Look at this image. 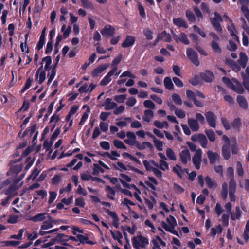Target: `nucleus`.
Listing matches in <instances>:
<instances>
[{
  "instance_id": "obj_1",
  "label": "nucleus",
  "mask_w": 249,
  "mask_h": 249,
  "mask_svg": "<svg viewBox=\"0 0 249 249\" xmlns=\"http://www.w3.org/2000/svg\"><path fill=\"white\" fill-rule=\"evenodd\" d=\"M132 243L136 249H141V247L145 248L148 244L149 242L147 238L140 235L134 237L132 239Z\"/></svg>"
},
{
  "instance_id": "obj_2",
  "label": "nucleus",
  "mask_w": 249,
  "mask_h": 249,
  "mask_svg": "<svg viewBox=\"0 0 249 249\" xmlns=\"http://www.w3.org/2000/svg\"><path fill=\"white\" fill-rule=\"evenodd\" d=\"M186 54L190 61L196 66L200 64L198 60V55L197 53L192 48H188L186 51Z\"/></svg>"
},
{
  "instance_id": "obj_3",
  "label": "nucleus",
  "mask_w": 249,
  "mask_h": 249,
  "mask_svg": "<svg viewBox=\"0 0 249 249\" xmlns=\"http://www.w3.org/2000/svg\"><path fill=\"white\" fill-rule=\"evenodd\" d=\"M202 151L201 149H197L192 158L193 163L196 169H199L201 162Z\"/></svg>"
},
{
  "instance_id": "obj_4",
  "label": "nucleus",
  "mask_w": 249,
  "mask_h": 249,
  "mask_svg": "<svg viewBox=\"0 0 249 249\" xmlns=\"http://www.w3.org/2000/svg\"><path fill=\"white\" fill-rule=\"evenodd\" d=\"M206 119L210 127L215 128L216 126V116L211 111L207 112L205 114Z\"/></svg>"
},
{
  "instance_id": "obj_5",
  "label": "nucleus",
  "mask_w": 249,
  "mask_h": 249,
  "mask_svg": "<svg viewBox=\"0 0 249 249\" xmlns=\"http://www.w3.org/2000/svg\"><path fill=\"white\" fill-rule=\"evenodd\" d=\"M172 33L173 34L174 39L176 42L180 41L186 45L189 44V41L184 33H181L179 36H178L173 31H172Z\"/></svg>"
},
{
  "instance_id": "obj_6",
  "label": "nucleus",
  "mask_w": 249,
  "mask_h": 249,
  "mask_svg": "<svg viewBox=\"0 0 249 249\" xmlns=\"http://www.w3.org/2000/svg\"><path fill=\"white\" fill-rule=\"evenodd\" d=\"M101 32L103 36L108 37L113 36L115 32V29L110 25H107Z\"/></svg>"
},
{
  "instance_id": "obj_7",
  "label": "nucleus",
  "mask_w": 249,
  "mask_h": 249,
  "mask_svg": "<svg viewBox=\"0 0 249 249\" xmlns=\"http://www.w3.org/2000/svg\"><path fill=\"white\" fill-rule=\"evenodd\" d=\"M179 157L181 162L184 164H187L188 160L191 159L190 152L187 149L182 150L180 153Z\"/></svg>"
},
{
  "instance_id": "obj_8",
  "label": "nucleus",
  "mask_w": 249,
  "mask_h": 249,
  "mask_svg": "<svg viewBox=\"0 0 249 249\" xmlns=\"http://www.w3.org/2000/svg\"><path fill=\"white\" fill-rule=\"evenodd\" d=\"M109 66V64H105L99 65L97 68L94 69L91 73L93 77L97 76L100 73H102L106 70Z\"/></svg>"
},
{
  "instance_id": "obj_9",
  "label": "nucleus",
  "mask_w": 249,
  "mask_h": 249,
  "mask_svg": "<svg viewBox=\"0 0 249 249\" xmlns=\"http://www.w3.org/2000/svg\"><path fill=\"white\" fill-rule=\"evenodd\" d=\"M200 76L202 79L207 82H211L214 78L213 73L210 71L201 73Z\"/></svg>"
},
{
  "instance_id": "obj_10",
  "label": "nucleus",
  "mask_w": 249,
  "mask_h": 249,
  "mask_svg": "<svg viewBox=\"0 0 249 249\" xmlns=\"http://www.w3.org/2000/svg\"><path fill=\"white\" fill-rule=\"evenodd\" d=\"M106 212L112 218H113V225L116 228H118L119 227V223L118 221L119 220V218L118 217L117 214L114 212L110 211L109 209H105Z\"/></svg>"
},
{
  "instance_id": "obj_11",
  "label": "nucleus",
  "mask_w": 249,
  "mask_h": 249,
  "mask_svg": "<svg viewBox=\"0 0 249 249\" xmlns=\"http://www.w3.org/2000/svg\"><path fill=\"white\" fill-rule=\"evenodd\" d=\"M188 125L193 131H197L199 129V125L197 120L189 118L188 120Z\"/></svg>"
},
{
  "instance_id": "obj_12",
  "label": "nucleus",
  "mask_w": 249,
  "mask_h": 249,
  "mask_svg": "<svg viewBox=\"0 0 249 249\" xmlns=\"http://www.w3.org/2000/svg\"><path fill=\"white\" fill-rule=\"evenodd\" d=\"M135 41V38L131 36H127L124 41L122 44L124 48H127L132 46Z\"/></svg>"
},
{
  "instance_id": "obj_13",
  "label": "nucleus",
  "mask_w": 249,
  "mask_h": 249,
  "mask_svg": "<svg viewBox=\"0 0 249 249\" xmlns=\"http://www.w3.org/2000/svg\"><path fill=\"white\" fill-rule=\"evenodd\" d=\"M248 61V57L247 55L241 52L239 54V58L238 60V62L241 67L245 68L247 65V63Z\"/></svg>"
},
{
  "instance_id": "obj_14",
  "label": "nucleus",
  "mask_w": 249,
  "mask_h": 249,
  "mask_svg": "<svg viewBox=\"0 0 249 249\" xmlns=\"http://www.w3.org/2000/svg\"><path fill=\"white\" fill-rule=\"evenodd\" d=\"M135 143L137 148L140 150H144L146 147H148L150 149H152L153 148L152 144L148 142H144L142 143H140L138 141H136Z\"/></svg>"
},
{
  "instance_id": "obj_15",
  "label": "nucleus",
  "mask_w": 249,
  "mask_h": 249,
  "mask_svg": "<svg viewBox=\"0 0 249 249\" xmlns=\"http://www.w3.org/2000/svg\"><path fill=\"white\" fill-rule=\"evenodd\" d=\"M237 102L239 106L244 109L248 108V102L246 98L241 95H238L237 97Z\"/></svg>"
},
{
  "instance_id": "obj_16",
  "label": "nucleus",
  "mask_w": 249,
  "mask_h": 249,
  "mask_svg": "<svg viewBox=\"0 0 249 249\" xmlns=\"http://www.w3.org/2000/svg\"><path fill=\"white\" fill-rule=\"evenodd\" d=\"M105 109L106 110H111L117 107V104L115 102H111L110 98H107L105 102Z\"/></svg>"
},
{
  "instance_id": "obj_17",
  "label": "nucleus",
  "mask_w": 249,
  "mask_h": 249,
  "mask_svg": "<svg viewBox=\"0 0 249 249\" xmlns=\"http://www.w3.org/2000/svg\"><path fill=\"white\" fill-rule=\"evenodd\" d=\"M208 158L211 164H213L215 162L216 160L219 158V156L216 153H214L212 151H208L207 152Z\"/></svg>"
},
{
  "instance_id": "obj_18",
  "label": "nucleus",
  "mask_w": 249,
  "mask_h": 249,
  "mask_svg": "<svg viewBox=\"0 0 249 249\" xmlns=\"http://www.w3.org/2000/svg\"><path fill=\"white\" fill-rule=\"evenodd\" d=\"M154 116V112L150 109L145 110L144 111V116L142 117L143 120L148 123L151 121V118Z\"/></svg>"
},
{
  "instance_id": "obj_19",
  "label": "nucleus",
  "mask_w": 249,
  "mask_h": 249,
  "mask_svg": "<svg viewBox=\"0 0 249 249\" xmlns=\"http://www.w3.org/2000/svg\"><path fill=\"white\" fill-rule=\"evenodd\" d=\"M210 20L214 28V29L217 31L221 32L222 29L220 24V21L217 20L216 18H210Z\"/></svg>"
},
{
  "instance_id": "obj_20",
  "label": "nucleus",
  "mask_w": 249,
  "mask_h": 249,
  "mask_svg": "<svg viewBox=\"0 0 249 249\" xmlns=\"http://www.w3.org/2000/svg\"><path fill=\"white\" fill-rule=\"evenodd\" d=\"M222 154L225 159L228 160L230 157V144H224L222 147Z\"/></svg>"
},
{
  "instance_id": "obj_21",
  "label": "nucleus",
  "mask_w": 249,
  "mask_h": 249,
  "mask_svg": "<svg viewBox=\"0 0 249 249\" xmlns=\"http://www.w3.org/2000/svg\"><path fill=\"white\" fill-rule=\"evenodd\" d=\"M173 23L178 27H182L185 28L188 27V25L183 19L180 18H178L173 19Z\"/></svg>"
},
{
  "instance_id": "obj_22",
  "label": "nucleus",
  "mask_w": 249,
  "mask_h": 249,
  "mask_svg": "<svg viewBox=\"0 0 249 249\" xmlns=\"http://www.w3.org/2000/svg\"><path fill=\"white\" fill-rule=\"evenodd\" d=\"M110 232L113 238L121 243V239L123 238V236L121 233L118 231H112L111 230Z\"/></svg>"
},
{
  "instance_id": "obj_23",
  "label": "nucleus",
  "mask_w": 249,
  "mask_h": 249,
  "mask_svg": "<svg viewBox=\"0 0 249 249\" xmlns=\"http://www.w3.org/2000/svg\"><path fill=\"white\" fill-rule=\"evenodd\" d=\"M164 84L167 89L169 90L174 89V85L170 77H166L164 78Z\"/></svg>"
},
{
  "instance_id": "obj_24",
  "label": "nucleus",
  "mask_w": 249,
  "mask_h": 249,
  "mask_svg": "<svg viewBox=\"0 0 249 249\" xmlns=\"http://www.w3.org/2000/svg\"><path fill=\"white\" fill-rule=\"evenodd\" d=\"M45 215L46 214L44 213H40L32 217L30 219L35 222L42 221L45 219Z\"/></svg>"
},
{
  "instance_id": "obj_25",
  "label": "nucleus",
  "mask_w": 249,
  "mask_h": 249,
  "mask_svg": "<svg viewBox=\"0 0 249 249\" xmlns=\"http://www.w3.org/2000/svg\"><path fill=\"white\" fill-rule=\"evenodd\" d=\"M243 78V85L246 90L249 92V78L244 72L241 73Z\"/></svg>"
},
{
  "instance_id": "obj_26",
  "label": "nucleus",
  "mask_w": 249,
  "mask_h": 249,
  "mask_svg": "<svg viewBox=\"0 0 249 249\" xmlns=\"http://www.w3.org/2000/svg\"><path fill=\"white\" fill-rule=\"evenodd\" d=\"M198 141L202 147H206L208 141L206 136L204 134H198Z\"/></svg>"
},
{
  "instance_id": "obj_27",
  "label": "nucleus",
  "mask_w": 249,
  "mask_h": 249,
  "mask_svg": "<svg viewBox=\"0 0 249 249\" xmlns=\"http://www.w3.org/2000/svg\"><path fill=\"white\" fill-rule=\"evenodd\" d=\"M63 236H64V234L59 233L55 238L52 239L49 242L51 245H53L56 243H61V240H67V239H62V237Z\"/></svg>"
},
{
  "instance_id": "obj_28",
  "label": "nucleus",
  "mask_w": 249,
  "mask_h": 249,
  "mask_svg": "<svg viewBox=\"0 0 249 249\" xmlns=\"http://www.w3.org/2000/svg\"><path fill=\"white\" fill-rule=\"evenodd\" d=\"M235 210V213H231V218L233 220L239 219L240 217H241L242 213V212L241 211L239 207H236Z\"/></svg>"
},
{
  "instance_id": "obj_29",
  "label": "nucleus",
  "mask_w": 249,
  "mask_h": 249,
  "mask_svg": "<svg viewBox=\"0 0 249 249\" xmlns=\"http://www.w3.org/2000/svg\"><path fill=\"white\" fill-rule=\"evenodd\" d=\"M205 180L209 188H212L216 187V183L213 181L210 177L207 176L205 177Z\"/></svg>"
},
{
  "instance_id": "obj_30",
  "label": "nucleus",
  "mask_w": 249,
  "mask_h": 249,
  "mask_svg": "<svg viewBox=\"0 0 249 249\" xmlns=\"http://www.w3.org/2000/svg\"><path fill=\"white\" fill-rule=\"evenodd\" d=\"M158 38L160 39H163L165 42H170L171 40V37L169 34H167L165 31L163 32L161 34L158 35Z\"/></svg>"
},
{
  "instance_id": "obj_31",
  "label": "nucleus",
  "mask_w": 249,
  "mask_h": 249,
  "mask_svg": "<svg viewBox=\"0 0 249 249\" xmlns=\"http://www.w3.org/2000/svg\"><path fill=\"white\" fill-rule=\"evenodd\" d=\"M205 133L211 142H214L215 140V135L214 132L211 129H206Z\"/></svg>"
},
{
  "instance_id": "obj_32",
  "label": "nucleus",
  "mask_w": 249,
  "mask_h": 249,
  "mask_svg": "<svg viewBox=\"0 0 249 249\" xmlns=\"http://www.w3.org/2000/svg\"><path fill=\"white\" fill-rule=\"evenodd\" d=\"M211 47L212 49L215 52L218 53H221V49L219 46L217 41L213 40L211 42Z\"/></svg>"
},
{
  "instance_id": "obj_33",
  "label": "nucleus",
  "mask_w": 249,
  "mask_h": 249,
  "mask_svg": "<svg viewBox=\"0 0 249 249\" xmlns=\"http://www.w3.org/2000/svg\"><path fill=\"white\" fill-rule=\"evenodd\" d=\"M216 229L215 228H213L211 229V234L212 236L214 237L217 233H221L222 232V227L220 225H218L216 227Z\"/></svg>"
},
{
  "instance_id": "obj_34",
  "label": "nucleus",
  "mask_w": 249,
  "mask_h": 249,
  "mask_svg": "<svg viewBox=\"0 0 249 249\" xmlns=\"http://www.w3.org/2000/svg\"><path fill=\"white\" fill-rule=\"evenodd\" d=\"M106 191L108 192L107 197L112 200H114V196L115 194V191L108 185L106 186Z\"/></svg>"
},
{
  "instance_id": "obj_35",
  "label": "nucleus",
  "mask_w": 249,
  "mask_h": 249,
  "mask_svg": "<svg viewBox=\"0 0 249 249\" xmlns=\"http://www.w3.org/2000/svg\"><path fill=\"white\" fill-rule=\"evenodd\" d=\"M166 221L172 229H174L177 225L175 218L171 215L167 218Z\"/></svg>"
},
{
  "instance_id": "obj_36",
  "label": "nucleus",
  "mask_w": 249,
  "mask_h": 249,
  "mask_svg": "<svg viewBox=\"0 0 249 249\" xmlns=\"http://www.w3.org/2000/svg\"><path fill=\"white\" fill-rule=\"evenodd\" d=\"M166 155L171 160H177L175 152L173 151V150L168 148L166 150Z\"/></svg>"
},
{
  "instance_id": "obj_37",
  "label": "nucleus",
  "mask_w": 249,
  "mask_h": 249,
  "mask_svg": "<svg viewBox=\"0 0 249 249\" xmlns=\"http://www.w3.org/2000/svg\"><path fill=\"white\" fill-rule=\"evenodd\" d=\"M235 82L236 84L235 92L239 94H243L245 92V89L242 85L238 80H235Z\"/></svg>"
},
{
  "instance_id": "obj_38",
  "label": "nucleus",
  "mask_w": 249,
  "mask_h": 249,
  "mask_svg": "<svg viewBox=\"0 0 249 249\" xmlns=\"http://www.w3.org/2000/svg\"><path fill=\"white\" fill-rule=\"evenodd\" d=\"M186 16L188 20L192 22H194L196 20V18L193 12L189 10H187L186 11Z\"/></svg>"
},
{
  "instance_id": "obj_39",
  "label": "nucleus",
  "mask_w": 249,
  "mask_h": 249,
  "mask_svg": "<svg viewBox=\"0 0 249 249\" xmlns=\"http://www.w3.org/2000/svg\"><path fill=\"white\" fill-rule=\"evenodd\" d=\"M45 62L46 64L45 65V70H48L50 69V65L52 63V58L51 56H46L43 58L42 62Z\"/></svg>"
},
{
  "instance_id": "obj_40",
  "label": "nucleus",
  "mask_w": 249,
  "mask_h": 249,
  "mask_svg": "<svg viewBox=\"0 0 249 249\" xmlns=\"http://www.w3.org/2000/svg\"><path fill=\"white\" fill-rule=\"evenodd\" d=\"M172 98L175 103L180 106L182 105V101L179 95L177 94L174 93L172 95Z\"/></svg>"
},
{
  "instance_id": "obj_41",
  "label": "nucleus",
  "mask_w": 249,
  "mask_h": 249,
  "mask_svg": "<svg viewBox=\"0 0 249 249\" xmlns=\"http://www.w3.org/2000/svg\"><path fill=\"white\" fill-rule=\"evenodd\" d=\"M228 190L227 184L226 183H223L222 186L221 196L223 199H226L227 197Z\"/></svg>"
},
{
  "instance_id": "obj_42",
  "label": "nucleus",
  "mask_w": 249,
  "mask_h": 249,
  "mask_svg": "<svg viewBox=\"0 0 249 249\" xmlns=\"http://www.w3.org/2000/svg\"><path fill=\"white\" fill-rule=\"evenodd\" d=\"M113 143L114 146L117 148L126 149V147L123 143V142L118 140H114L113 141Z\"/></svg>"
},
{
  "instance_id": "obj_43",
  "label": "nucleus",
  "mask_w": 249,
  "mask_h": 249,
  "mask_svg": "<svg viewBox=\"0 0 249 249\" xmlns=\"http://www.w3.org/2000/svg\"><path fill=\"white\" fill-rule=\"evenodd\" d=\"M153 142L155 146L158 150L162 151L163 150L162 146L163 145V142L162 141H160L156 138V139L153 140Z\"/></svg>"
},
{
  "instance_id": "obj_44",
  "label": "nucleus",
  "mask_w": 249,
  "mask_h": 249,
  "mask_svg": "<svg viewBox=\"0 0 249 249\" xmlns=\"http://www.w3.org/2000/svg\"><path fill=\"white\" fill-rule=\"evenodd\" d=\"M144 106L148 108L154 109L155 107V105L154 103L150 100H146L143 102Z\"/></svg>"
},
{
  "instance_id": "obj_45",
  "label": "nucleus",
  "mask_w": 249,
  "mask_h": 249,
  "mask_svg": "<svg viewBox=\"0 0 249 249\" xmlns=\"http://www.w3.org/2000/svg\"><path fill=\"white\" fill-rule=\"evenodd\" d=\"M80 1L81 2L82 6L84 8L91 9L93 8L91 3L88 0H80Z\"/></svg>"
},
{
  "instance_id": "obj_46",
  "label": "nucleus",
  "mask_w": 249,
  "mask_h": 249,
  "mask_svg": "<svg viewBox=\"0 0 249 249\" xmlns=\"http://www.w3.org/2000/svg\"><path fill=\"white\" fill-rule=\"evenodd\" d=\"M22 166L21 164L12 166L11 167V170L12 172L16 173L17 174L19 173L22 170Z\"/></svg>"
},
{
  "instance_id": "obj_47",
  "label": "nucleus",
  "mask_w": 249,
  "mask_h": 249,
  "mask_svg": "<svg viewBox=\"0 0 249 249\" xmlns=\"http://www.w3.org/2000/svg\"><path fill=\"white\" fill-rule=\"evenodd\" d=\"M16 184L14 183V184L10 185L8 189L4 191V193L6 195L10 196V195L16 190Z\"/></svg>"
},
{
  "instance_id": "obj_48",
  "label": "nucleus",
  "mask_w": 249,
  "mask_h": 249,
  "mask_svg": "<svg viewBox=\"0 0 249 249\" xmlns=\"http://www.w3.org/2000/svg\"><path fill=\"white\" fill-rule=\"evenodd\" d=\"M227 48L231 51H234L237 49V46L236 44L232 40H230L229 44L227 45Z\"/></svg>"
},
{
  "instance_id": "obj_49",
  "label": "nucleus",
  "mask_w": 249,
  "mask_h": 249,
  "mask_svg": "<svg viewBox=\"0 0 249 249\" xmlns=\"http://www.w3.org/2000/svg\"><path fill=\"white\" fill-rule=\"evenodd\" d=\"M175 113L178 117L180 118H184L185 117V112L181 109H176Z\"/></svg>"
},
{
  "instance_id": "obj_50",
  "label": "nucleus",
  "mask_w": 249,
  "mask_h": 249,
  "mask_svg": "<svg viewBox=\"0 0 249 249\" xmlns=\"http://www.w3.org/2000/svg\"><path fill=\"white\" fill-rule=\"evenodd\" d=\"M53 227V224L51 223L49 219L47 221L44 222L43 224L41 226V230H47Z\"/></svg>"
},
{
  "instance_id": "obj_51",
  "label": "nucleus",
  "mask_w": 249,
  "mask_h": 249,
  "mask_svg": "<svg viewBox=\"0 0 249 249\" xmlns=\"http://www.w3.org/2000/svg\"><path fill=\"white\" fill-rule=\"evenodd\" d=\"M39 172L40 170H39L37 168H35L31 175L28 177V179L35 180L38 175Z\"/></svg>"
},
{
  "instance_id": "obj_52",
  "label": "nucleus",
  "mask_w": 249,
  "mask_h": 249,
  "mask_svg": "<svg viewBox=\"0 0 249 249\" xmlns=\"http://www.w3.org/2000/svg\"><path fill=\"white\" fill-rule=\"evenodd\" d=\"M126 95H116L114 97V100L118 103H123L126 99Z\"/></svg>"
},
{
  "instance_id": "obj_53",
  "label": "nucleus",
  "mask_w": 249,
  "mask_h": 249,
  "mask_svg": "<svg viewBox=\"0 0 249 249\" xmlns=\"http://www.w3.org/2000/svg\"><path fill=\"white\" fill-rule=\"evenodd\" d=\"M236 183L233 178H231L229 183L230 191H236Z\"/></svg>"
},
{
  "instance_id": "obj_54",
  "label": "nucleus",
  "mask_w": 249,
  "mask_h": 249,
  "mask_svg": "<svg viewBox=\"0 0 249 249\" xmlns=\"http://www.w3.org/2000/svg\"><path fill=\"white\" fill-rule=\"evenodd\" d=\"M111 80V76L107 74L104 78L100 82V85L101 86H105L107 85Z\"/></svg>"
},
{
  "instance_id": "obj_55",
  "label": "nucleus",
  "mask_w": 249,
  "mask_h": 249,
  "mask_svg": "<svg viewBox=\"0 0 249 249\" xmlns=\"http://www.w3.org/2000/svg\"><path fill=\"white\" fill-rule=\"evenodd\" d=\"M143 34L147 39L151 40L153 38L152 32L148 29H144Z\"/></svg>"
},
{
  "instance_id": "obj_56",
  "label": "nucleus",
  "mask_w": 249,
  "mask_h": 249,
  "mask_svg": "<svg viewBox=\"0 0 249 249\" xmlns=\"http://www.w3.org/2000/svg\"><path fill=\"white\" fill-rule=\"evenodd\" d=\"M237 171L238 172V175L239 176H242L244 174V171L242 167V165L241 163L239 161L237 162Z\"/></svg>"
},
{
  "instance_id": "obj_57",
  "label": "nucleus",
  "mask_w": 249,
  "mask_h": 249,
  "mask_svg": "<svg viewBox=\"0 0 249 249\" xmlns=\"http://www.w3.org/2000/svg\"><path fill=\"white\" fill-rule=\"evenodd\" d=\"M160 167L162 170H165L166 169H169L168 163L163 160H160Z\"/></svg>"
},
{
  "instance_id": "obj_58",
  "label": "nucleus",
  "mask_w": 249,
  "mask_h": 249,
  "mask_svg": "<svg viewBox=\"0 0 249 249\" xmlns=\"http://www.w3.org/2000/svg\"><path fill=\"white\" fill-rule=\"evenodd\" d=\"M241 125V121L239 118L235 119L232 123V126L235 129H238Z\"/></svg>"
},
{
  "instance_id": "obj_59",
  "label": "nucleus",
  "mask_w": 249,
  "mask_h": 249,
  "mask_svg": "<svg viewBox=\"0 0 249 249\" xmlns=\"http://www.w3.org/2000/svg\"><path fill=\"white\" fill-rule=\"evenodd\" d=\"M85 203L83 197H79L75 200V205L81 207H83Z\"/></svg>"
},
{
  "instance_id": "obj_60",
  "label": "nucleus",
  "mask_w": 249,
  "mask_h": 249,
  "mask_svg": "<svg viewBox=\"0 0 249 249\" xmlns=\"http://www.w3.org/2000/svg\"><path fill=\"white\" fill-rule=\"evenodd\" d=\"M174 189L176 192L178 193H182L184 191V189L181 186L176 183H174Z\"/></svg>"
},
{
  "instance_id": "obj_61",
  "label": "nucleus",
  "mask_w": 249,
  "mask_h": 249,
  "mask_svg": "<svg viewBox=\"0 0 249 249\" xmlns=\"http://www.w3.org/2000/svg\"><path fill=\"white\" fill-rule=\"evenodd\" d=\"M229 216L227 214H224L222 216L223 224L225 226H228L229 224Z\"/></svg>"
},
{
  "instance_id": "obj_62",
  "label": "nucleus",
  "mask_w": 249,
  "mask_h": 249,
  "mask_svg": "<svg viewBox=\"0 0 249 249\" xmlns=\"http://www.w3.org/2000/svg\"><path fill=\"white\" fill-rule=\"evenodd\" d=\"M173 80L176 85L178 87H182L183 86V83L178 78L175 77L173 78Z\"/></svg>"
},
{
  "instance_id": "obj_63",
  "label": "nucleus",
  "mask_w": 249,
  "mask_h": 249,
  "mask_svg": "<svg viewBox=\"0 0 249 249\" xmlns=\"http://www.w3.org/2000/svg\"><path fill=\"white\" fill-rule=\"evenodd\" d=\"M100 146L105 150H109L110 149V144L108 142L103 141L100 143Z\"/></svg>"
},
{
  "instance_id": "obj_64",
  "label": "nucleus",
  "mask_w": 249,
  "mask_h": 249,
  "mask_svg": "<svg viewBox=\"0 0 249 249\" xmlns=\"http://www.w3.org/2000/svg\"><path fill=\"white\" fill-rule=\"evenodd\" d=\"M221 122L222 123L224 127V128L226 130H229L230 129V125L228 121L227 120V119L225 118L222 117L221 118Z\"/></svg>"
}]
</instances>
